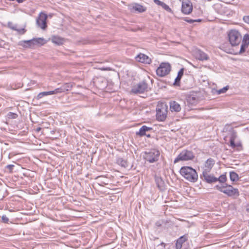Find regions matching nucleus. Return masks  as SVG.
<instances>
[{"label": "nucleus", "mask_w": 249, "mask_h": 249, "mask_svg": "<svg viewBox=\"0 0 249 249\" xmlns=\"http://www.w3.org/2000/svg\"><path fill=\"white\" fill-rule=\"evenodd\" d=\"M180 175L190 182H195L198 179L196 170L190 166H183L179 171Z\"/></svg>", "instance_id": "nucleus-1"}, {"label": "nucleus", "mask_w": 249, "mask_h": 249, "mask_svg": "<svg viewBox=\"0 0 249 249\" xmlns=\"http://www.w3.org/2000/svg\"><path fill=\"white\" fill-rule=\"evenodd\" d=\"M160 152L156 149H152L144 153L143 158L149 163L157 161L160 158Z\"/></svg>", "instance_id": "nucleus-2"}, {"label": "nucleus", "mask_w": 249, "mask_h": 249, "mask_svg": "<svg viewBox=\"0 0 249 249\" xmlns=\"http://www.w3.org/2000/svg\"><path fill=\"white\" fill-rule=\"evenodd\" d=\"M195 158V154L193 151L188 150H182L174 160V163L176 164L180 161H188Z\"/></svg>", "instance_id": "nucleus-3"}, {"label": "nucleus", "mask_w": 249, "mask_h": 249, "mask_svg": "<svg viewBox=\"0 0 249 249\" xmlns=\"http://www.w3.org/2000/svg\"><path fill=\"white\" fill-rule=\"evenodd\" d=\"M168 107L164 103L158 104L156 108V118L158 121H164L167 115Z\"/></svg>", "instance_id": "nucleus-4"}, {"label": "nucleus", "mask_w": 249, "mask_h": 249, "mask_svg": "<svg viewBox=\"0 0 249 249\" xmlns=\"http://www.w3.org/2000/svg\"><path fill=\"white\" fill-rule=\"evenodd\" d=\"M228 38L232 46L238 45L241 41L242 36L240 33L236 30H231L228 33Z\"/></svg>", "instance_id": "nucleus-5"}, {"label": "nucleus", "mask_w": 249, "mask_h": 249, "mask_svg": "<svg viewBox=\"0 0 249 249\" xmlns=\"http://www.w3.org/2000/svg\"><path fill=\"white\" fill-rule=\"evenodd\" d=\"M171 70V66L169 63H161L156 70L157 74L160 77H164L168 74Z\"/></svg>", "instance_id": "nucleus-6"}, {"label": "nucleus", "mask_w": 249, "mask_h": 249, "mask_svg": "<svg viewBox=\"0 0 249 249\" xmlns=\"http://www.w3.org/2000/svg\"><path fill=\"white\" fill-rule=\"evenodd\" d=\"M149 90L148 85L145 80H143L136 85L133 87L131 92L133 93H142L148 91Z\"/></svg>", "instance_id": "nucleus-7"}, {"label": "nucleus", "mask_w": 249, "mask_h": 249, "mask_svg": "<svg viewBox=\"0 0 249 249\" xmlns=\"http://www.w3.org/2000/svg\"><path fill=\"white\" fill-rule=\"evenodd\" d=\"M225 187L223 193L226 194L228 196L235 198L239 196L238 190L234 188L231 185L225 184Z\"/></svg>", "instance_id": "nucleus-8"}, {"label": "nucleus", "mask_w": 249, "mask_h": 249, "mask_svg": "<svg viewBox=\"0 0 249 249\" xmlns=\"http://www.w3.org/2000/svg\"><path fill=\"white\" fill-rule=\"evenodd\" d=\"M181 1V11L185 15L190 14L193 11V4L190 0H180Z\"/></svg>", "instance_id": "nucleus-9"}, {"label": "nucleus", "mask_w": 249, "mask_h": 249, "mask_svg": "<svg viewBox=\"0 0 249 249\" xmlns=\"http://www.w3.org/2000/svg\"><path fill=\"white\" fill-rule=\"evenodd\" d=\"M47 15L43 12H41L36 19V24L37 26L42 29H45L47 27Z\"/></svg>", "instance_id": "nucleus-10"}, {"label": "nucleus", "mask_w": 249, "mask_h": 249, "mask_svg": "<svg viewBox=\"0 0 249 249\" xmlns=\"http://www.w3.org/2000/svg\"><path fill=\"white\" fill-rule=\"evenodd\" d=\"M210 172H202L201 178L209 183L216 182L218 181L217 178L214 177L213 175L209 174Z\"/></svg>", "instance_id": "nucleus-11"}, {"label": "nucleus", "mask_w": 249, "mask_h": 249, "mask_svg": "<svg viewBox=\"0 0 249 249\" xmlns=\"http://www.w3.org/2000/svg\"><path fill=\"white\" fill-rule=\"evenodd\" d=\"M152 130V127H148L146 125H143L140 128L139 131L136 132V135L140 137L146 136L147 137L150 138L151 137L150 134H147L146 133L148 131H151Z\"/></svg>", "instance_id": "nucleus-12"}, {"label": "nucleus", "mask_w": 249, "mask_h": 249, "mask_svg": "<svg viewBox=\"0 0 249 249\" xmlns=\"http://www.w3.org/2000/svg\"><path fill=\"white\" fill-rule=\"evenodd\" d=\"M136 60L141 63L149 64L151 63V59L146 55L140 53L135 57Z\"/></svg>", "instance_id": "nucleus-13"}, {"label": "nucleus", "mask_w": 249, "mask_h": 249, "mask_svg": "<svg viewBox=\"0 0 249 249\" xmlns=\"http://www.w3.org/2000/svg\"><path fill=\"white\" fill-rule=\"evenodd\" d=\"M195 55L196 59L200 61L208 60L209 59V55L200 50H196Z\"/></svg>", "instance_id": "nucleus-14"}, {"label": "nucleus", "mask_w": 249, "mask_h": 249, "mask_svg": "<svg viewBox=\"0 0 249 249\" xmlns=\"http://www.w3.org/2000/svg\"><path fill=\"white\" fill-rule=\"evenodd\" d=\"M214 164L215 160L213 159H208L204 163L202 172H211Z\"/></svg>", "instance_id": "nucleus-15"}, {"label": "nucleus", "mask_w": 249, "mask_h": 249, "mask_svg": "<svg viewBox=\"0 0 249 249\" xmlns=\"http://www.w3.org/2000/svg\"><path fill=\"white\" fill-rule=\"evenodd\" d=\"M72 85L71 83H65L60 88H57L54 90L55 94L64 92L71 89Z\"/></svg>", "instance_id": "nucleus-16"}, {"label": "nucleus", "mask_w": 249, "mask_h": 249, "mask_svg": "<svg viewBox=\"0 0 249 249\" xmlns=\"http://www.w3.org/2000/svg\"><path fill=\"white\" fill-rule=\"evenodd\" d=\"M249 44V35L246 34L244 35L243 39L242 45L239 51V53L241 54L245 52V49L248 47Z\"/></svg>", "instance_id": "nucleus-17"}, {"label": "nucleus", "mask_w": 249, "mask_h": 249, "mask_svg": "<svg viewBox=\"0 0 249 249\" xmlns=\"http://www.w3.org/2000/svg\"><path fill=\"white\" fill-rule=\"evenodd\" d=\"M170 109L172 112L175 111L176 112H179L181 109L180 105L177 102L175 101H171L169 103Z\"/></svg>", "instance_id": "nucleus-18"}, {"label": "nucleus", "mask_w": 249, "mask_h": 249, "mask_svg": "<svg viewBox=\"0 0 249 249\" xmlns=\"http://www.w3.org/2000/svg\"><path fill=\"white\" fill-rule=\"evenodd\" d=\"M155 180L158 188L160 191H163L165 189V183L162 178L160 177L156 176Z\"/></svg>", "instance_id": "nucleus-19"}, {"label": "nucleus", "mask_w": 249, "mask_h": 249, "mask_svg": "<svg viewBox=\"0 0 249 249\" xmlns=\"http://www.w3.org/2000/svg\"><path fill=\"white\" fill-rule=\"evenodd\" d=\"M188 240V235L185 234L180 237L177 240L176 243V249H181L182 247V244Z\"/></svg>", "instance_id": "nucleus-20"}, {"label": "nucleus", "mask_w": 249, "mask_h": 249, "mask_svg": "<svg viewBox=\"0 0 249 249\" xmlns=\"http://www.w3.org/2000/svg\"><path fill=\"white\" fill-rule=\"evenodd\" d=\"M33 41V39L28 40L20 41L19 42L18 45L24 48H32L35 46Z\"/></svg>", "instance_id": "nucleus-21"}, {"label": "nucleus", "mask_w": 249, "mask_h": 249, "mask_svg": "<svg viewBox=\"0 0 249 249\" xmlns=\"http://www.w3.org/2000/svg\"><path fill=\"white\" fill-rule=\"evenodd\" d=\"M237 137V133L234 131L232 130L230 134V146L232 148H234L235 147V143L234 142L235 140Z\"/></svg>", "instance_id": "nucleus-22"}, {"label": "nucleus", "mask_w": 249, "mask_h": 249, "mask_svg": "<svg viewBox=\"0 0 249 249\" xmlns=\"http://www.w3.org/2000/svg\"><path fill=\"white\" fill-rule=\"evenodd\" d=\"M184 69L182 68L180 69L178 72V75L175 79L173 85L174 86H179L180 84V81L183 75Z\"/></svg>", "instance_id": "nucleus-23"}, {"label": "nucleus", "mask_w": 249, "mask_h": 249, "mask_svg": "<svg viewBox=\"0 0 249 249\" xmlns=\"http://www.w3.org/2000/svg\"><path fill=\"white\" fill-rule=\"evenodd\" d=\"M154 2L155 4L161 6L166 11L169 12L172 11L171 9L164 2L161 1L160 0H154Z\"/></svg>", "instance_id": "nucleus-24"}, {"label": "nucleus", "mask_w": 249, "mask_h": 249, "mask_svg": "<svg viewBox=\"0 0 249 249\" xmlns=\"http://www.w3.org/2000/svg\"><path fill=\"white\" fill-rule=\"evenodd\" d=\"M133 9L140 13L145 12L146 8L139 4L136 3L133 6Z\"/></svg>", "instance_id": "nucleus-25"}, {"label": "nucleus", "mask_w": 249, "mask_h": 249, "mask_svg": "<svg viewBox=\"0 0 249 249\" xmlns=\"http://www.w3.org/2000/svg\"><path fill=\"white\" fill-rule=\"evenodd\" d=\"M53 94H55V91H54V90H52V91H49L42 92L39 93L37 95L36 99L37 100H38V99L42 98L44 96H48V95H53Z\"/></svg>", "instance_id": "nucleus-26"}, {"label": "nucleus", "mask_w": 249, "mask_h": 249, "mask_svg": "<svg viewBox=\"0 0 249 249\" xmlns=\"http://www.w3.org/2000/svg\"><path fill=\"white\" fill-rule=\"evenodd\" d=\"M116 163L123 167L125 168L127 166V160L121 157L117 158Z\"/></svg>", "instance_id": "nucleus-27"}, {"label": "nucleus", "mask_w": 249, "mask_h": 249, "mask_svg": "<svg viewBox=\"0 0 249 249\" xmlns=\"http://www.w3.org/2000/svg\"><path fill=\"white\" fill-rule=\"evenodd\" d=\"M52 41L53 43L58 45H62L64 43V40L63 38L56 36H53L52 38Z\"/></svg>", "instance_id": "nucleus-28"}, {"label": "nucleus", "mask_w": 249, "mask_h": 249, "mask_svg": "<svg viewBox=\"0 0 249 249\" xmlns=\"http://www.w3.org/2000/svg\"><path fill=\"white\" fill-rule=\"evenodd\" d=\"M187 101L188 104L191 105H196L197 103V99L194 96H189L187 98Z\"/></svg>", "instance_id": "nucleus-29"}, {"label": "nucleus", "mask_w": 249, "mask_h": 249, "mask_svg": "<svg viewBox=\"0 0 249 249\" xmlns=\"http://www.w3.org/2000/svg\"><path fill=\"white\" fill-rule=\"evenodd\" d=\"M33 41L34 43V45H37V44H40L41 45H42L45 43V41L43 38H34Z\"/></svg>", "instance_id": "nucleus-30"}, {"label": "nucleus", "mask_w": 249, "mask_h": 249, "mask_svg": "<svg viewBox=\"0 0 249 249\" xmlns=\"http://www.w3.org/2000/svg\"><path fill=\"white\" fill-rule=\"evenodd\" d=\"M230 179L232 181H235L238 180V175L237 173L234 172H230Z\"/></svg>", "instance_id": "nucleus-31"}, {"label": "nucleus", "mask_w": 249, "mask_h": 249, "mask_svg": "<svg viewBox=\"0 0 249 249\" xmlns=\"http://www.w3.org/2000/svg\"><path fill=\"white\" fill-rule=\"evenodd\" d=\"M14 30L16 31L18 34L20 35H23L26 32V30L25 29V28H18L17 26L16 27Z\"/></svg>", "instance_id": "nucleus-32"}, {"label": "nucleus", "mask_w": 249, "mask_h": 249, "mask_svg": "<svg viewBox=\"0 0 249 249\" xmlns=\"http://www.w3.org/2000/svg\"><path fill=\"white\" fill-rule=\"evenodd\" d=\"M218 181L220 183H224L227 180L226 175L225 174H223L221 175L219 178H217Z\"/></svg>", "instance_id": "nucleus-33"}, {"label": "nucleus", "mask_w": 249, "mask_h": 249, "mask_svg": "<svg viewBox=\"0 0 249 249\" xmlns=\"http://www.w3.org/2000/svg\"><path fill=\"white\" fill-rule=\"evenodd\" d=\"M229 88V87L228 86H227L222 88L221 89H220L218 90H217V93L218 94L224 93L228 90Z\"/></svg>", "instance_id": "nucleus-34"}, {"label": "nucleus", "mask_w": 249, "mask_h": 249, "mask_svg": "<svg viewBox=\"0 0 249 249\" xmlns=\"http://www.w3.org/2000/svg\"><path fill=\"white\" fill-rule=\"evenodd\" d=\"M8 119H16L18 117V115L16 113L13 112H9L7 115Z\"/></svg>", "instance_id": "nucleus-35"}, {"label": "nucleus", "mask_w": 249, "mask_h": 249, "mask_svg": "<svg viewBox=\"0 0 249 249\" xmlns=\"http://www.w3.org/2000/svg\"><path fill=\"white\" fill-rule=\"evenodd\" d=\"M225 185H217L215 186V188L218 190V191H219L220 192H222L223 193V190H224V188H225Z\"/></svg>", "instance_id": "nucleus-36"}, {"label": "nucleus", "mask_w": 249, "mask_h": 249, "mask_svg": "<svg viewBox=\"0 0 249 249\" xmlns=\"http://www.w3.org/2000/svg\"><path fill=\"white\" fill-rule=\"evenodd\" d=\"M9 218L5 215H3L2 216H1V222L4 223H8V222H9Z\"/></svg>", "instance_id": "nucleus-37"}, {"label": "nucleus", "mask_w": 249, "mask_h": 249, "mask_svg": "<svg viewBox=\"0 0 249 249\" xmlns=\"http://www.w3.org/2000/svg\"><path fill=\"white\" fill-rule=\"evenodd\" d=\"M14 167V165L9 164L6 166V168L8 170L9 172L12 173L13 171Z\"/></svg>", "instance_id": "nucleus-38"}, {"label": "nucleus", "mask_w": 249, "mask_h": 249, "mask_svg": "<svg viewBox=\"0 0 249 249\" xmlns=\"http://www.w3.org/2000/svg\"><path fill=\"white\" fill-rule=\"evenodd\" d=\"M8 26L10 29L14 30L15 28H16V27H17V25H14L12 22H8Z\"/></svg>", "instance_id": "nucleus-39"}, {"label": "nucleus", "mask_w": 249, "mask_h": 249, "mask_svg": "<svg viewBox=\"0 0 249 249\" xmlns=\"http://www.w3.org/2000/svg\"><path fill=\"white\" fill-rule=\"evenodd\" d=\"M243 19L245 22L249 24V16H244Z\"/></svg>", "instance_id": "nucleus-40"}, {"label": "nucleus", "mask_w": 249, "mask_h": 249, "mask_svg": "<svg viewBox=\"0 0 249 249\" xmlns=\"http://www.w3.org/2000/svg\"><path fill=\"white\" fill-rule=\"evenodd\" d=\"M186 21L189 23H192L195 21H200V19H199L197 20H193V19H186Z\"/></svg>", "instance_id": "nucleus-41"}, {"label": "nucleus", "mask_w": 249, "mask_h": 249, "mask_svg": "<svg viewBox=\"0 0 249 249\" xmlns=\"http://www.w3.org/2000/svg\"><path fill=\"white\" fill-rule=\"evenodd\" d=\"M102 81L103 82V80L102 78H98L96 80V81L95 82L96 84H97V82Z\"/></svg>", "instance_id": "nucleus-42"}, {"label": "nucleus", "mask_w": 249, "mask_h": 249, "mask_svg": "<svg viewBox=\"0 0 249 249\" xmlns=\"http://www.w3.org/2000/svg\"><path fill=\"white\" fill-rule=\"evenodd\" d=\"M242 146L241 143H240V142H239V143H237L235 144V147H240V146Z\"/></svg>", "instance_id": "nucleus-43"}, {"label": "nucleus", "mask_w": 249, "mask_h": 249, "mask_svg": "<svg viewBox=\"0 0 249 249\" xmlns=\"http://www.w3.org/2000/svg\"><path fill=\"white\" fill-rule=\"evenodd\" d=\"M246 211L249 213V203L247 205Z\"/></svg>", "instance_id": "nucleus-44"}, {"label": "nucleus", "mask_w": 249, "mask_h": 249, "mask_svg": "<svg viewBox=\"0 0 249 249\" xmlns=\"http://www.w3.org/2000/svg\"><path fill=\"white\" fill-rule=\"evenodd\" d=\"M41 128L40 127H37L36 129V131L37 132H39L40 130H41Z\"/></svg>", "instance_id": "nucleus-45"}, {"label": "nucleus", "mask_w": 249, "mask_h": 249, "mask_svg": "<svg viewBox=\"0 0 249 249\" xmlns=\"http://www.w3.org/2000/svg\"><path fill=\"white\" fill-rule=\"evenodd\" d=\"M16 0L18 3H22L23 1V0Z\"/></svg>", "instance_id": "nucleus-46"}, {"label": "nucleus", "mask_w": 249, "mask_h": 249, "mask_svg": "<svg viewBox=\"0 0 249 249\" xmlns=\"http://www.w3.org/2000/svg\"><path fill=\"white\" fill-rule=\"evenodd\" d=\"M156 224V225H157V226H160V224L158 222H157Z\"/></svg>", "instance_id": "nucleus-47"}]
</instances>
